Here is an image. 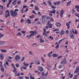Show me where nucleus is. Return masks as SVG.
Masks as SVG:
<instances>
[{
	"mask_svg": "<svg viewBox=\"0 0 79 79\" xmlns=\"http://www.w3.org/2000/svg\"><path fill=\"white\" fill-rule=\"evenodd\" d=\"M10 13L11 15L13 16V17H16L17 16L18 13L17 12H15L12 10H10Z\"/></svg>",
	"mask_w": 79,
	"mask_h": 79,
	"instance_id": "f257e3e1",
	"label": "nucleus"
},
{
	"mask_svg": "<svg viewBox=\"0 0 79 79\" xmlns=\"http://www.w3.org/2000/svg\"><path fill=\"white\" fill-rule=\"evenodd\" d=\"M49 15L50 16H53V15L51 13H53V15H55V13H56V11H55V10L54 9V10H52V11H48Z\"/></svg>",
	"mask_w": 79,
	"mask_h": 79,
	"instance_id": "f03ea898",
	"label": "nucleus"
},
{
	"mask_svg": "<svg viewBox=\"0 0 79 79\" xmlns=\"http://www.w3.org/2000/svg\"><path fill=\"white\" fill-rule=\"evenodd\" d=\"M6 14L5 15V18H7L8 16H10V11H8V10H7L5 12Z\"/></svg>",
	"mask_w": 79,
	"mask_h": 79,
	"instance_id": "7ed1b4c3",
	"label": "nucleus"
},
{
	"mask_svg": "<svg viewBox=\"0 0 79 79\" xmlns=\"http://www.w3.org/2000/svg\"><path fill=\"white\" fill-rule=\"evenodd\" d=\"M35 35H36V31L34 32L33 33H32L30 35H29V36L28 38V39H29V38H31V37L32 36H34Z\"/></svg>",
	"mask_w": 79,
	"mask_h": 79,
	"instance_id": "20e7f679",
	"label": "nucleus"
},
{
	"mask_svg": "<svg viewBox=\"0 0 79 79\" xmlns=\"http://www.w3.org/2000/svg\"><path fill=\"white\" fill-rule=\"evenodd\" d=\"M79 66H78L76 68V70L74 72V74H76V73H77L78 72H79Z\"/></svg>",
	"mask_w": 79,
	"mask_h": 79,
	"instance_id": "39448f33",
	"label": "nucleus"
},
{
	"mask_svg": "<svg viewBox=\"0 0 79 79\" xmlns=\"http://www.w3.org/2000/svg\"><path fill=\"white\" fill-rule=\"evenodd\" d=\"M38 69L39 71H41V72H42V71H44V69L43 68V67L40 66L39 67Z\"/></svg>",
	"mask_w": 79,
	"mask_h": 79,
	"instance_id": "423d86ee",
	"label": "nucleus"
},
{
	"mask_svg": "<svg viewBox=\"0 0 79 79\" xmlns=\"http://www.w3.org/2000/svg\"><path fill=\"white\" fill-rule=\"evenodd\" d=\"M64 11L62 9L61 11H60V16L61 17H62L63 16V14L64 13Z\"/></svg>",
	"mask_w": 79,
	"mask_h": 79,
	"instance_id": "0eeeda50",
	"label": "nucleus"
},
{
	"mask_svg": "<svg viewBox=\"0 0 79 79\" xmlns=\"http://www.w3.org/2000/svg\"><path fill=\"white\" fill-rule=\"evenodd\" d=\"M46 19H42L41 20L43 24H45V23H47V20H45Z\"/></svg>",
	"mask_w": 79,
	"mask_h": 79,
	"instance_id": "6e6552de",
	"label": "nucleus"
},
{
	"mask_svg": "<svg viewBox=\"0 0 79 79\" xmlns=\"http://www.w3.org/2000/svg\"><path fill=\"white\" fill-rule=\"evenodd\" d=\"M15 59L16 61H17L18 60H20V57H19V55H17L15 57Z\"/></svg>",
	"mask_w": 79,
	"mask_h": 79,
	"instance_id": "1a4fd4ad",
	"label": "nucleus"
},
{
	"mask_svg": "<svg viewBox=\"0 0 79 79\" xmlns=\"http://www.w3.org/2000/svg\"><path fill=\"white\" fill-rule=\"evenodd\" d=\"M12 0H9L8 3L7 4L6 7L7 8H9V6L10 5V3H11V1H12Z\"/></svg>",
	"mask_w": 79,
	"mask_h": 79,
	"instance_id": "9d476101",
	"label": "nucleus"
},
{
	"mask_svg": "<svg viewBox=\"0 0 79 79\" xmlns=\"http://www.w3.org/2000/svg\"><path fill=\"white\" fill-rule=\"evenodd\" d=\"M60 35H64V34H65V32H64V31H63V30H62L60 32Z\"/></svg>",
	"mask_w": 79,
	"mask_h": 79,
	"instance_id": "9b49d317",
	"label": "nucleus"
},
{
	"mask_svg": "<svg viewBox=\"0 0 79 79\" xmlns=\"http://www.w3.org/2000/svg\"><path fill=\"white\" fill-rule=\"evenodd\" d=\"M52 57H56V58H58V55L56 53L53 54L52 55Z\"/></svg>",
	"mask_w": 79,
	"mask_h": 79,
	"instance_id": "f8f14e48",
	"label": "nucleus"
},
{
	"mask_svg": "<svg viewBox=\"0 0 79 79\" xmlns=\"http://www.w3.org/2000/svg\"><path fill=\"white\" fill-rule=\"evenodd\" d=\"M31 20L29 19H28L26 20V22H27L28 24H31Z\"/></svg>",
	"mask_w": 79,
	"mask_h": 79,
	"instance_id": "ddd939ff",
	"label": "nucleus"
},
{
	"mask_svg": "<svg viewBox=\"0 0 79 79\" xmlns=\"http://www.w3.org/2000/svg\"><path fill=\"white\" fill-rule=\"evenodd\" d=\"M16 68H14V70H13V73H14L15 74V73H17V71H16Z\"/></svg>",
	"mask_w": 79,
	"mask_h": 79,
	"instance_id": "4468645a",
	"label": "nucleus"
},
{
	"mask_svg": "<svg viewBox=\"0 0 79 79\" xmlns=\"http://www.w3.org/2000/svg\"><path fill=\"white\" fill-rule=\"evenodd\" d=\"M0 58L2 60H3V55L2 54H0Z\"/></svg>",
	"mask_w": 79,
	"mask_h": 79,
	"instance_id": "2eb2a0df",
	"label": "nucleus"
},
{
	"mask_svg": "<svg viewBox=\"0 0 79 79\" xmlns=\"http://www.w3.org/2000/svg\"><path fill=\"white\" fill-rule=\"evenodd\" d=\"M0 51L1 52H2V53H6V49L3 50L2 49H1Z\"/></svg>",
	"mask_w": 79,
	"mask_h": 79,
	"instance_id": "dca6fc26",
	"label": "nucleus"
},
{
	"mask_svg": "<svg viewBox=\"0 0 79 79\" xmlns=\"http://www.w3.org/2000/svg\"><path fill=\"white\" fill-rule=\"evenodd\" d=\"M35 10L37 11H39V7L38 6H35Z\"/></svg>",
	"mask_w": 79,
	"mask_h": 79,
	"instance_id": "f3484780",
	"label": "nucleus"
},
{
	"mask_svg": "<svg viewBox=\"0 0 79 79\" xmlns=\"http://www.w3.org/2000/svg\"><path fill=\"white\" fill-rule=\"evenodd\" d=\"M56 26H61V23L60 22H57L56 23Z\"/></svg>",
	"mask_w": 79,
	"mask_h": 79,
	"instance_id": "a211bd4d",
	"label": "nucleus"
},
{
	"mask_svg": "<svg viewBox=\"0 0 79 79\" xmlns=\"http://www.w3.org/2000/svg\"><path fill=\"white\" fill-rule=\"evenodd\" d=\"M52 52H50V53H49L48 54V57H51V56H52Z\"/></svg>",
	"mask_w": 79,
	"mask_h": 79,
	"instance_id": "6ab92c4d",
	"label": "nucleus"
},
{
	"mask_svg": "<svg viewBox=\"0 0 79 79\" xmlns=\"http://www.w3.org/2000/svg\"><path fill=\"white\" fill-rule=\"evenodd\" d=\"M52 24H48V27L49 28H52Z\"/></svg>",
	"mask_w": 79,
	"mask_h": 79,
	"instance_id": "aec40b11",
	"label": "nucleus"
},
{
	"mask_svg": "<svg viewBox=\"0 0 79 79\" xmlns=\"http://www.w3.org/2000/svg\"><path fill=\"white\" fill-rule=\"evenodd\" d=\"M71 1H69L66 4V6H68L71 4Z\"/></svg>",
	"mask_w": 79,
	"mask_h": 79,
	"instance_id": "412c9836",
	"label": "nucleus"
},
{
	"mask_svg": "<svg viewBox=\"0 0 79 79\" xmlns=\"http://www.w3.org/2000/svg\"><path fill=\"white\" fill-rule=\"evenodd\" d=\"M34 17H35V15H32L31 16L30 15L29 16V17L30 19H32V18H34Z\"/></svg>",
	"mask_w": 79,
	"mask_h": 79,
	"instance_id": "4be33fe9",
	"label": "nucleus"
},
{
	"mask_svg": "<svg viewBox=\"0 0 79 79\" xmlns=\"http://www.w3.org/2000/svg\"><path fill=\"white\" fill-rule=\"evenodd\" d=\"M36 64H40V60H37L36 62Z\"/></svg>",
	"mask_w": 79,
	"mask_h": 79,
	"instance_id": "5701e85b",
	"label": "nucleus"
},
{
	"mask_svg": "<svg viewBox=\"0 0 79 79\" xmlns=\"http://www.w3.org/2000/svg\"><path fill=\"white\" fill-rule=\"evenodd\" d=\"M40 43H43V42H44V41L42 39H41L40 40Z\"/></svg>",
	"mask_w": 79,
	"mask_h": 79,
	"instance_id": "b1692460",
	"label": "nucleus"
},
{
	"mask_svg": "<svg viewBox=\"0 0 79 79\" xmlns=\"http://www.w3.org/2000/svg\"><path fill=\"white\" fill-rule=\"evenodd\" d=\"M62 61H63V64H65V63H66V58H64Z\"/></svg>",
	"mask_w": 79,
	"mask_h": 79,
	"instance_id": "393cba45",
	"label": "nucleus"
},
{
	"mask_svg": "<svg viewBox=\"0 0 79 79\" xmlns=\"http://www.w3.org/2000/svg\"><path fill=\"white\" fill-rule=\"evenodd\" d=\"M75 15L76 16H77L78 18H79V13L77 14V13H75Z\"/></svg>",
	"mask_w": 79,
	"mask_h": 79,
	"instance_id": "a878e982",
	"label": "nucleus"
},
{
	"mask_svg": "<svg viewBox=\"0 0 79 79\" xmlns=\"http://www.w3.org/2000/svg\"><path fill=\"white\" fill-rule=\"evenodd\" d=\"M15 76H20V73H15Z\"/></svg>",
	"mask_w": 79,
	"mask_h": 79,
	"instance_id": "bb28decb",
	"label": "nucleus"
},
{
	"mask_svg": "<svg viewBox=\"0 0 79 79\" xmlns=\"http://www.w3.org/2000/svg\"><path fill=\"white\" fill-rule=\"evenodd\" d=\"M43 31H44V32L43 33V35H44L45 33V32H46V30L44 27L43 28Z\"/></svg>",
	"mask_w": 79,
	"mask_h": 79,
	"instance_id": "cd10ccee",
	"label": "nucleus"
},
{
	"mask_svg": "<svg viewBox=\"0 0 79 79\" xmlns=\"http://www.w3.org/2000/svg\"><path fill=\"white\" fill-rule=\"evenodd\" d=\"M16 35H20V36L22 35V34L21 32H18L17 34H16Z\"/></svg>",
	"mask_w": 79,
	"mask_h": 79,
	"instance_id": "c85d7f7f",
	"label": "nucleus"
},
{
	"mask_svg": "<svg viewBox=\"0 0 79 79\" xmlns=\"http://www.w3.org/2000/svg\"><path fill=\"white\" fill-rule=\"evenodd\" d=\"M62 67H63V65H60L58 67V68L59 69H60V68H62Z\"/></svg>",
	"mask_w": 79,
	"mask_h": 79,
	"instance_id": "c756f323",
	"label": "nucleus"
},
{
	"mask_svg": "<svg viewBox=\"0 0 79 79\" xmlns=\"http://www.w3.org/2000/svg\"><path fill=\"white\" fill-rule=\"evenodd\" d=\"M46 19V15H43L42 16V19Z\"/></svg>",
	"mask_w": 79,
	"mask_h": 79,
	"instance_id": "7c9ffc66",
	"label": "nucleus"
},
{
	"mask_svg": "<svg viewBox=\"0 0 79 79\" xmlns=\"http://www.w3.org/2000/svg\"><path fill=\"white\" fill-rule=\"evenodd\" d=\"M26 7H27V8H28V7H29V6H28L26 5H23V8H22V9H24V8H26Z\"/></svg>",
	"mask_w": 79,
	"mask_h": 79,
	"instance_id": "2f4dec72",
	"label": "nucleus"
},
{
	"mask_svg": "<svg viewBox=\"0 0 79 79\" xmlns=\"http://www.w3.org/2000/svg\"><path fill=\"white\" fill-rule=\"evenodd\" d=\"M24 65H25V66H26V67H27L28 66V65H29V64H26V62H24L23 63Z\"/></svg>",
	"mask_w": 79,
	"mask_h": 79,
	"instance_id": "473e14b6",
	"label": "nucleus"
},
{
	"mask_svg": "<svg viewBox=\"0 0 79 79\" xmlns=\"http://www.w3.org/2000/svg\"><path fill=\"white\" fill-rule=\"evenodd\" d=\"M48 2L49 3V6H51V5H52V2H50V1H48Z\"/></svg>",
	"mask_w": 79,
	"mask_h": 79,
	"instance_id": "72a5a7b5",
	"label": "nucleus"
},
{
	"mask_svg": "<svg viewBox=\"0 0 79 79\" xmlns=\"http://www.w3.org/2000/svg\"><path fill=\"white\" fill-rule=\"evenodd\" d=\"M60 2H61L60 1H58L56 2V5H60Z\"/></svg>",
	"mask_w": 79,
	"mask_h": 79,
	"instance_id": "f704fd0d",
	"label": "nucleus"
},
{
	"mask_svg": "<svg viewBox=\"0 0 79 79\" xmlns=\"http://www.w3.org/2000/svg\"><path fill=\"white\" fill-rule=\"evenodd\" d=\"M15 66L17 68H19V64L18 63L17 64H16Z\"/></svg>",
	"mask_w": 79,
	"mask_h": 79,
	"instance_id": "c9c22d12",
	"label": "nucleus"
},
{
	"mask_svg": "<svg viewBox=\"0 0 79 79\" xmlns=\"http://www.w3.org/2000/svg\"><path fill=\"white\" fill-rule=\"evenodd\" d=\"M1 45H5V43L3 41H1Z\"/></svg>",
	"mask_w": 79,
	"mask_h": 79,
	"instance_id": "e433bc0d",
	"label": "nucleus"
},
{
	"mask_svg": "<svg viewBox=\"0 0 79 79\" xmlns=\"http://www.w3.org/2000/svg\"><path fill=\"white\" fill-rule=\"evenodd\" d=\"M59 31V29L58 28H56V29H55L54 30H53V32H55V31Z\"/></svg>",
	"mask_w": 79,
	"mask_h": 79,
	"instance_id": "4c0bfd02",
	"label": "nucleus"
},
{
	"mask_svg": "<svg viewBox=\"0 0 79 79\" xmlns=\"http://www.w3.org/2000/svg\"><path fill=\"white\" fill-rule=\"evenodd\" d=\"M1 71L2 73H4V68H1Z\"/></svg>",
	"mask_w": 79,
	"mask_h": 79,
	"instance_id": "58836bf2",
	"label": "nucleus"
},
{
	"mask_svg": "<svg viewBox=\"0 0 79 79\" xmlns=\"http://www.w3.org/2000/svg\"><path fill=\"white\" fill-rule=\"evenodd\" d=\"M4 36V35L0 33V39H1L2 37H3Z\"/></svg>",
	"mask_w": 79,
	"mask_h": 79,
	"instance_id": "ea45409f",
	"label": "nucleus"
},
{
	"mask_svg": "<svg viewBox=\"0 0 79 79\" xmlns=\"http://www.w3.org/2000/svg\"><path fill=\"white\" fill-rule=\"evenodd\" d=\"M64 38H63L62 39H61V40H59L58 41V44H60V43H61V42L62 41V40H64Z\"/></svg>",
	"mask_w": 79,
	"mask_h": 79,
	"instance_id": "a19ab883",
	"label": "nucleus"
},
{
	"mask_svg": "<svg viewBox=\"0 0 79 79\" xmlns=\"http://www.w3.org/2000/svg\"><path fill=\"white\" fill-rule=\"evenodd\" d=\"M43 35H44L45 37H48V34L45 32V34Z\"/></svg>",
	"mask_w": 79,
	"mask_h": 79,
	"instance_id": "79ce46f5",
	"label": "nucleus"
},
{
	"mask_svg": "<svg viewBox=\"0 0 79 79\" xmlns=\"http://www.w3.org/2000/svg\"><path fill=\"white\" fill-rule=\"evenodd\" d=\"M49 39H50L51 40H53V37H52V36H50L49 37Z\"/></svg>",
	"mask_w": 79,
	"mask_h": 79,
	"instance_id": "37998d69",
	"label": "nucleus"
},
{
	"mask_svg": "<svg viewBox=\"0 0 79 79\" xmlns=\"http://www.w3.org/2000/svg\"><path fill=\"white\" fill-rule=\"evenodd\" d=\"M30 78L31 79H35V77H32V76H31L30 77Z\"/></svg>",
	"mask_w": 79,
	"mask_h": 79,
	"instance_id": "c03bdc74",
	"label": "nucleus"
},
{
	"mask_svg": "<svg viewBox=\"0 0 79 79\" xmlns=\"http://www.w3.org/2000/svg\"><path fill=\"white\" fill-rule=\"evenodd\" d=\"M19 11V10L18 9H16L14 10V11L15 12H18V11Z\"/></svg>",
	"mask_w": 79,
	"mask_h": 79,
	"instance_id": "a18cd8bd",
	"label": "nucleus"
},
{
	"mask_svg": "<svg viewBox=\"0 0 79 79\" xmlns=\"http://www.w3.org/2000/svg\"><path fill=\"white\" fill-rule=\"evenodd\" d=\"M70 37L72 39H74V36L73 35V34L70 35Z\"/></svg>",
	"mask_w": 79,
	"mask_h": 79,
	"instance_id": "49530a36",
	"label": "nucleus"
},
{
	"mask_svg": "<svg viewBox=\"0 0 79 79\" xmlns=\"http://www.w3.org/2000/svg\"><path fill=\"white\" fill-rule=\"evenodd\" d=\"M75 8H76V9H77V10L79 9V6H76Z\"/></svg>",
	"mask_w": 79,
	"mask_h": 79,
	"instance_id": "de8ad7c7",
	"label": "nucleus"
},
{
	"mask_svg": "<svg viewBox=\"0 0 79 79\" xmlns=\"http://www.w3.org/2000/svg\"><path fill=\"white\" fill-rule=\"evenodd\" d=\"M70 78H72L73 77V74H71V76L70 75V76H69Z\"/></svg>",
	"mask_w": 79,
	"mask_h": 79,
	"instance_id": "09e8293b",
	"label": "nucleus"
},
{
	"mask_svg": "<svg viewBox=\"0 0 79 79\" xmlns=\"http://www.w3.org/2000/svg\"><path fill=\"white\" fill-rule=\"evenodd\" d=\"M59 48V44H58L56 46V47L55 48Z\"/></svg>",
	"mask_w": 79,
	"mask_h": 79,
	"instance_id": "8fccbe9b",
	"label": "nucleus"
},
{
	"mask_svg": "<svg viewBox=\"0 0 79 79\" xmlns=\"http://www.w3.org/2000/svg\"><path fill=\"white\" fill-rule=\"evenodd\" d=\"M51 8H52V9H55V8H56V7H55V6H52Z\"/></svg>",
	"mask_w": 79,
	"mask_h": 79,
	"instance_id": "3c124183",
	"label": "nucleus"
},
{
	"mask_svg": "<svg viewBox=\"0 0 79 79\" xmlns=\"http://www.w3.org/2000/svg\"><path fill=\"white\" fill-rule=\"evenodd\" d=\"M41 75L43 76H45V74H44V72H42L41 73Z\"/></svg>",
	"mask_w": 79,
	"mask_h": 79,
	"instance_id": "603ef678",
	"label": "nucleus"
},
{
	"mask_svg": "<svg viewBox=\"0 0 79 79\" xmlns=\"http://www.w3.org/2000/svg\"><path fill=\"white\" fill-rule=\"evenodd\" d=\"M51 18V17H49V16L47 17L46 20H48V19H50Z\"/></svg>",
	"mask_w": 79,
	"mask_h": 79,
	"instance_id": "864d4df0",
	"label": "nucleus"
},
{
	"mask_svg": "<svg viewBox=\"0 0 79 79\" xmlns=\"http://www.w3.org/2000/svg\"><path fill=\"white\" fill-rule=\"evenodd\" d=\"M11 65L12 66H13V67H14V68H16V67H15V65H14V64L13 63H12L11 64Z\"/></svg>",
	"mask_w": 79,
	"mask_h": 79,
	"instance_id": "5fc2aeb1",
	"label": "nucleus"
},
{
	"mask_svg": "<svg viewBox=\"0 0 79 79\" xmlns=\"http://www.w3.org/2000/svg\"><path fill=\"white\" fill-rule=\"evenodd\" d=\"M29 54H30V55H32L33 54L32 52L31 51H29Z\"/></svg>",
	"mask_w": 79,
	"mask_h": 79,
	"instance_id": "6e6d98bb",
	"label": "nucleus"
},
{
	"mask_svg": "<svg viewBox=\"0 0 79 79\" xmlns=\"http://www.w3.org/2000/svg\"><path fill=\"white\" fill-rule=\"evenodd\" d=\"M3 3H5L6 2H7V0H2Z\"/></svg>",
	"mask_w": 79,
	"mask_h": 79,
	"instance_id": "4d7b16f0",
	"label": "nucleus"
},
{
	"mask_svg": "<svg viewBox=\"0 0 79 79\" xmlns=\"http://www.w3.org/2000/svg\"><path fill=\"white\" fill-rule=\"evenodd\" d=\"M24 57H23L22 58V60H21V62H22V61H24Z\"/></svg>",
	"mask_w": 79,
	"mask_h": 79,
	"instance_id": "13d9d810",
	"label": "nucleus"
},
{
	"mask_svg": "<svg viewBox=\"0 0 79 79\" xmlns=\"http://www.w3.org/2000/svg\"><path fill=\"white\" fill-rule=\"evenodd\" d=\"M17 2V0H15L14 1H13V2H12V4H14V3H16V2Z\"/></svg>",
	"mask_w": 79,
	"mask_h": 79,
	"instance_id": "bf43d9fd",
	"label": "nucleus"
},
{
	"mask_svg": "<svg viewBox=\"0 0 79 79\" xmlns=\"http://www.w3.org/2000/svg\"><path fill=\"white\" fill-rule=\"evenodd\" d=\"M77 79V75H75L73 77V79Z\"/></svg>",
	"mask_w": 79,
	"mask_h": 79,
	"instance_id": "052dcab7",
	"label": "nucleus"
},
{
	"mask_svg": "<svg viewBox=\"0 0 79 79\" xmlns=\"http://www.w3.org/2000/svg\"><path fill=\"white\" fill-rule=\"evenodd\" d=\"M23 21H24V19H21V22H20L21 23H23Z\"/></svg>",
	"mask_w": 79,
	"mask_h": 79,
	"instance_id": "680f3d73",
	"label": "nucleus"
},
{
	"mask_svg": "<svg viewBox=\"0 0 79 79\" xmlns=\"http://www.w3.org/2000/svg\"><path fill=\"white\" fill-rule=\"evenodd\" d=\"M50 21H54V20L53 19L51 18V19H50Z\"/></svg>",
	"mask_w": 79,
	"mask_h": 79,
	"instance_id": "e2e57ef3",
	"label": "nucleus"
},
{
	"mask_svg": "<svg viewBox=\"0 0 79 79\" xmlns=\"http://www.w3.org/2000/svg\"><path fill=\"white\" fill-rule=\"evenodd\" d=\"M21 12L23 14L24 12V9L22 8V10H21Z\"/></svg>",
	"mask_w": 79,
	"mask_h": 79,
	"instance_id": "0e129e2a",
	"label": "nucleus"
},
{
	"mask_svg": "<svg viewBox=\"0 0 79 79\" xmlns=\"http://www.w3.org/2000/svg\"><path fill=\"white\" fill-rule=\"evenodd\" d=\"M8 58H9V59H10V60H11V59H13V57L10 56H9Z\"/></svg>",
	"mask_w": 79,
	"mask_h": 79,
	"instance_id": "69168bd1",
	"label": "nucleus"
},
{
	"mask_svg": "<svg viewBox=\"0 0 79 79\" xmlns=\"http://www.w3.org/2000/svg\"><path fill=\"white\" fill-rule=\"evenodd\" d=\"M17 4H19V5H20L21 4V1H18L17 2Z\"/></svg>",
	"mask_w": 79,
	"mask_h": 79,
	"instance_id": "338daca9",
	"label": "nucleus"
},
{
	"mask_svg": "<svg viewBox=\"0 0 79 79\" xmlns=\"http://www.w3.org/2000/svg\"><path fill=\"white\" fill-rule=\"evenodd\" d=\"M25 79H29V77H25Z\"/></svg>",
	"mask_w": 79,
	"mask_h": 79,
	"instance_id": "774afa93",
	"label": "nucleus"
}]
</instances>
